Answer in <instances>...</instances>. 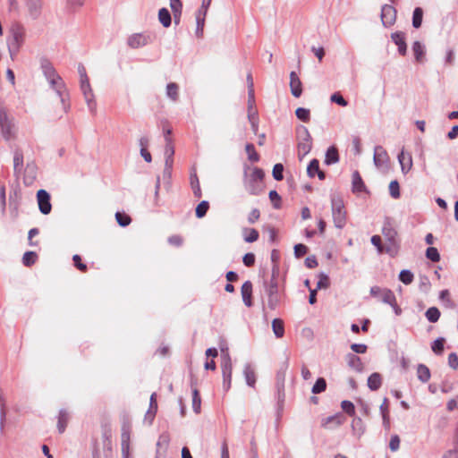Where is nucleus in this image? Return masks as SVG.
<instances>
[{
    "mask_svg": "<svg viewBox=\"0 0 458 458\" xmlns=\"http://www.w3.org/2000/svg\"><path fill=\"white\" fill-rule=\"evenodd\" d=\"M42 72L48 81L50 87L55 91L61 107L57 109L60 113L70 111L69 95L61 76L56 72L51 62L46 58L40 60Z\"/></svg>",
    "mask_w": 458,
    "mask_h": 458,
    "instance_id": "nucleus-1",
    "label": "nucleus"
},
{
    "mask_svg": "<svg viewBox=\"0 0 458 458\" xmlns=\"http://www.w3.org/2000/svg\"><path fill=\"white\" fill-rule=\"evenodd\" d=\"M26 40L25 27L15 21L12 23L8 31L6 44L12 59L16 57Z\"/></svg>",
    "mask_w": 458,
    "mask_h": 458,
    "instance_id": "nucleus-2",
    "label": "nucleus"
},
{
    "mask_svg": "<svg viewBox=\"0 0 458 458\" xmlns=\"http://www.w3.org/2000/svg\"><path fill=\"white\" fill-rule=\"evenodd\" d=\"M265 174L261 168L254 167L250 174L246 171L243 177V185L245 190L250 195H259L264 191V179Z\"/></svg>",
    "mask_w": 458,
    "mask_h": 458,
    "instance_id": "nucleus-3",
    "label": "nucleus"
},
{
    "mask_svg": "<svg viewBox=\"0 0 458 458\" xmlns=\"http://www.w3.org/2000/svg\"><path fill=\"white\" fill-rule=\"evenodd\" d=\"M330 200L335 226L342 229L345 226L347 222V213L343 198L339 194L333 193L331 194Z\"/></svg>",
    "mask_w": 458,
    "mask_h": 458,
    "instance_id": "nucleus-4",
    "label": "nucleus"
},
{
    "mask_svg": "<svg viewBox=\"0 0 458 458\" xmlns=\"http://www.w3.org/2000/svg\"><path fill=\"white\" fill-rule=\"evenodd\" d=\"M278 275V268L274 267L272 271V278L268 284H266V293L268 296L267 305L271 310L276 309L280 301L278 293V282L276 276Z\"/></svg>",
    "mask_w": 458,
    "mask_h": 458,
    "instance_id": "nucleus-5",
    "label": "nucleus"
},
{
    "mask_svg": "<svg viewBox=\"0 0 458 458\" xmlns=\"http://www.w3.org/2000/svg\"><path fill=\"white\" fill-rule=\"evenodd\" d=\"M222 352V374H223V387L225 391H228L231 387L233 365L228 348L221 347Z\"/></svg>",
    "mask_w": 458,
    "mask_h": 458,
    "instance_id": "nucleus-6",
    "label": "nucleus"
},
{
    "mask_svg": "<svg viewBox=\"0 0 458 458\" xmlns=\"http://www.w3.org/2000/svg\"><path fill=\"white\" fill-rule=\"evenodd\" d=\"M382 233L386 240L388 242L386 251L390 254H394L397 251L398 242L396 240L397 232L392 227L390 222L386 221L384 224Z\"/></svg>",
    "mask_w": 458,
    "mask_h": 458,
    "instance_id": "nucleus-7",
    "label": "nucleus"
},
{
    "mask_svg": "<svg viewBox=\"0 0 458 458\" xmlns=\"http://www.w3.org/2000/svg\"><path fill=\"white\" fill-rule=\"evenodd\" d=\"M370 294L386 304L395 305V295L390 289L372 286L370 288Z\"/></svg>",
    "mask_w": 458,
    "mask_h": 458,
    "instance_id": "nucleus-8",
    "label": "nucleus"
},
{
    "mask_svg": "<svg viewBox=\"0 0 458 458\" xmlns=\"http://www.w3.org/2000/svg\"><path fill=\"white\" fill-rule=\"evenodd\" d=\"M373 161L377 168L386 167L389 162V157L386 150L382 146L374 148Z\"/></svg>",
    "mask_w": 458,
    "mask_h": 458,
    "instance_id": "nucleus-9",
    "label": "nucleus"
},
{
    "mask_svg": "<svg viewBox=\"0 0 458 458\" xmlns=\"http://www.w3.org/2000/svg\"><path fill=\"white\" fill-rule=\"evenodd\" d=\"M38 208L42 214L50 213L52 206L50 203V195L45 190H39L37 193Z\"/></svg>",
    "mask_w": 458,
    "mask_h": 458,
    "instance_id": "nucleus-10",
    "label": "nucleus"
},
{
    "mask_svg": "<svg viewBox=\"0 0 458 458\" xmlns=\"http://www.w3.org/2000/svg\"><path fill=\"white\" fill-rule=\"evenodd\" d=\"M25 6L31 19L37 20L39 18L43 6L42 0H25Z\"/></svg>",
    "mask_w": 458,
    "mask_h": 458,
    "instance_id": "nucleus-11",
    "label": "nucleus"
},
{
    "mask_svg": "<svg viewBox=\"0 0 458 458\" xmlns=\"http://www.w3.org/2000/svg\"><path fill=\"white\" fill-rule=\"evenodd\" d=\"M2 133L6 140L11 139L15 133V126L10 116H0Z\"/></svg>",
    "mask_w": 458,
    "mask_h": 458,
    "instance_id": "nucleus-12",
    "label": "nucleus"
},
{
    "mask_svg": "<svg viewBox=\"0 0 458 458\" xmlns=\"http://www.w3.org/2000/svg\"><path fill=\"white\" fill-rule=\"evenodd\" d=\"M121 446L123 458L129 457L130 451V425L123 423L121 434Z\"/></svg>",
    "mask_w": 458,
    "mask_h": 458,
    "instance_id": "nucleus-13",
    "label": "nucleus"
},
{
    "mask_svg": "<svg viewBox=\"0 0 458 458\" xmlns=\"http://www.w3.org/2000/svg\"><path fill=\"white\" fill-rule=\"evenodd\" d=\"M396 18L395 9L388 4H386L382 8L381 19L385 26H391Z\"/></svg>",
    "mask_w": 458,
    "mask_h": 458,
    "instance_id": "nucleus-14",
    "label": "nucleus"
},
{
    "mask_svg": "<svg viewBox=\"0 0 458 458\" xmlns=\"http://www.w3.org/2000/svg\"><path fill=\"white\" fill-rule=\"evenodd\" d=\"M397 158L403 174H406L412 167L411 155L409 152H405L404 149H402Z\"/></svg>",
    "mask_w": 458,
    "mask_h": 458,
    "instance_id": "nucleus-15",
    "label": "nucleus"
},
{
    "mask_svg": "<svg viewBox=\"0 0 458 458\" xmlns=\"http://www.w3.org/2000/svg\"><path fill=\"white\" fill-rule=\"evenodd\" d=\"M352 191L355 194H360L361 192H367V188H366V186L363 182V180L358 171H354L352 173Z\"/></svg>",
    "mask_w": 458,
    "mask_h": 458,
    "instance_id": "nucleus-16",
    "label": "nucleus"
},
{
    "mask_svg": "<svg viewBox=\"0 0 458 458\" xmlns=\"http://www.w3.org/2000/svg\"><path fill=\"white\" fill-rule=\"evenodd\" d=\"M290 87L294 97L299 98L301 95V81L295 72L290 73Z\"/></svg>",
    "mask_w": 458,
    "mask_h": 458,
    "instance_id": "nucleus-17",
    "label": "nucleus"
},
{
    "mask_svg": "<svg viewBox=\"0 0 458 458\" xmlns=\"http://www.w3.org/2000/svg\"><path fill=\"white\" fill-rule=\"evenodd\" d=\"M344 421V417L341 413H337L333 416L327 417L322 420V426L327 428H332L333 427H338Z\"/></svg>",
    "mask_w": 458,
    "mask_h": 458,
    "instance_id": "nucleus-18",
    "label": "nucleus"
},
{
    "mask_svg": "<svg viewBox=\"0 0 458 458\" xmlns=\"http://www.w3.org/2000/svg\"><path fill=\"white\" fill-rule=\"evenodd\" d=\"M241 292H242V301H243L244 304L247 307H251L252 306V301H251L252 284H251V282L246 281L242 285Z\"/></svg>",
    "mask_w": 458,
    "mask_h": 458,
    "instance_id": "nucleus-19",
    "label": "nucleus"
},
{
    "mask_svg": "<svg viewBox=\"0 0 458 458\" xmlns=\"http://www.w3.org/2000/svg\"><path fill=\"white\" fill-rule=\"evenodd\" d=\"M248 80L250 81L248 92V114H256L258 110L255 106L254 89L250 74L248 75Z\"/></svg>",
    "mask_w": 458,
    "mask_h": 458,
    "instance_id": "nucleus-20",
    "label": "nucleus"
},
{
    "mask_svg": "<svg viewBox=\"0 0 458 458\" xmlns=\"http://www.w3.org/2000/svg\"><path fill=\"white\" fill-rule=\"evenodd\" d=\"M392 40L398 46V51L402 55L406 54L405 36L403 32H394L391 36Z\"/></svg>",
    "mask_w": 458,
    "mask_h": 458,
    "instance_id": "nucleus-21",
    "label": "nucleus"
},
{
    "mask_svg": "<svg viewBox=\"0 0 458 458\" xmlns=\"http://www.w3.org/2000/svg\"><path fill=\"white\" fill-rule=\"evenodd\" d=\"M148 38L143 34H134L130 37L128 44L132 48H138L147 45Z\"/></svg>",
    "mask_w": 458,
    "mask_h": 458,
    "instance_id": "nucleus-22",
    "label": "nucleus"
},
{
    "mask_svg": "<svg viewBox=\"0 0 458 458\" xmlns=\"http://www.w3.org/2000/svg\"><path fill=\"white\" fill-rule=\"evenodd\" d=\"M156 397H157L156 393H153L151 394L150 400H149V409L146 412V415H145V420H148V424L152 423V421H153V420L155 418L157 410V403Z\"/></svg>",
    "mask_w": 458,
    "mask_h": 458,
    "instance_id": "nucleus-23",
    "label": "nucleus"
},
{
    "mask_svg": "<svg viewBox=\"0 0 458 458\" xmlns=\"http://www.w3.org/2000/svg\"><path fill=\"white\" fill-rule=\"evenodd\" d=\"M243 375L247 385L253 387L256 383V373L250 364L247 363L244 366Z\"/></svg>",
    "mask_w": 458,
    "mask_h": 458,
    "instance_id": "nucleus-24",
    "label": "nucleus"
},
{
    "mask_svg": "<svg viewBox=\"0 0 458 458\" xmlns=\"http://www.w3.org/2000/svg\"><path fill=\"white\" fill-rule=\"evenodd\" d=\"M346 358H347V363L352 369H353L354 370H356L358 372H360L363 369V364L359 356H357L353 353H349V354H347Z\"/></svg>",
    "mask_w": 458,
    "mask_h": 458,
    "instance_id": "nucleus-25",
    "label": "nucleus"
},
{
    "mask_svg": "<svg viewBox=\"0 0 458 458\" xmlns=\"http://www.w3.org/2000/svg\"><path fill=\"white\" fill-rule=\"evenodd\" d=\"M382 384V378L379 373H372L368 378V386L372 391L377 390Z\"/></svg>",
    "mask_w": 458,
    "mask_h": 458,
    "instance_id": "nucleus-26",
    "label": "nucleus"
},
{
    "mask_svg": "<svg viewBox=\"0 0 458 458\" xmlns=\"http://www.w3.org/2000/svg\"><path fill=\"white\" fill-rule=\"evenodd\" d=\"M338 160L339 156L337 148L335 147L328 148L326 153L325 163L329 165L337 163Z\"/></svg>",
    "mask_w": 458,
    "mask_h": 458,
    "instance_id": "nucleus-27",
    "label": "nucleus"
},
{
    "mask_svg": "<svg viewBox=\"0 0 458 458\" xmlns=\"http://www.w3.org/2000/svg\"><path fill=\"white\" fill-rule=\"evenodd\" d=\"M206 16H207V14H205V13H198V12L196 13L197 27H196L195 33L198 38H201L203 36Z\"/></svg>",
    "mask_w": 458,
    "mask_h": 458,
    "instance_id": "nucleus-28",
    "label": "nucleus"
},
{
    "mask_svg": "<svg viewBox=\"0 0 458 458\" xmlns=\"http://www.w3.org/2000/svg\"><path fill=\"white\" fill-rule=\"evenodd\" d=\"M68 420H69V414H68L67 411L61 410L59 411L58 421H57V428H58V431L60 433L64 432V430L66 428V425L68 423Z\"/></svg>",
    "mask_w": 458,
    "mask_h": 458,
    "instance_id": "nucleus-29",
    "label": "nucleus"
},
{
    "mask_svg": "<svg viewBox=\"0 0 458 458\" xmlns=\"http://www.w3.org/2000/svg\"><path fill=\"white\" fill-rule=\"evenodd\" d=\"M272 329H273V332H274L275 335L277 338L283 337L284 334V327L283 320L280 319V318L273 319V321H272Z\"/></svg>",
    "mask_w": 458,
    "mask_h": 458,
    "instance_id": "nucleus-30",
    "label": "nucleus"
},
{
    "mask_svg": "<svg viewBox=\"0 0 458 458\" xmlns=\"http://www.w3.org/2000/svg\"><path fill=\"white\" fill-rule=\"evenodd\" d=\"M417 375L418 378L423 382L426 383L430 378V371L427 366L424 364H420L417 368Z\"/></svg>",
    "mask_w": 458,
    "mask_h": 458,
    "instance_id": "nucleus-31",
    "label": "nucleus"
},
{
    "mask_svg": "<svg viewBox=\"0 0 458 458\" xmlns=\"http://www.w3.org/2000/svg\"><path fill=\"white\" fill-rule=\"evenodd\" d=\"M158 20L165 28H168L171 25V15L166 8L159 10Z\"/></svg>",
    "mask_w": 458,
    "mask_h": 458,
    "instance_id": "nucleus-32",
    "label": "nucleus"
},
{
    "mask_svg": "<svg viewBox=\"0 0 458 458\" xmlns=\"http://www.w3.org/2000/svg\"><path fill=\"white\" fill-rule=\"evenodd\" d=\"M166 95L172 100L176 101L179 98V86L174 82H170L166 86Z\"/></svg>",
    "mask_w": 458,
    "mask_h": 458,
    "instance_id": "nucleus-33",
    "label": "nucleus"
},
{
    "mask_svg": "<svg viewBox=\"0 0 458 458\" xmlns=\"http://www.w3.org/2000/svg\"><path fill=\"white\" fill-rule=\"evenodd\" d=\"M38 255L35 251H26L22 257V263L26 267H30L36 263Z\"/></svg>",
    "mask_w": 458,
    "mask_h": 458,
    "instance_id": "nucleus-34",
    "label": "nucleus"
},
{
    "mask_svg": "<svg viewBox=\"0 0 458 458\" xmlns=\"http://www.w3.org/2000/svg\"><path fill=\"white\" fill-rule=\"evenodd\" d=\"M427 319L431 323H436L440 318V311L436 307L428 308L425 313Z\"/></svg>",
    "mask_w": 458,
    "mask_h": 458,
    "instance_id": "nucleus-35",
    "label": "nucleus"
},
{
    "mask_svg": "<svg viewBox=\"0 0 458 458\" xmlns=\"http://www.w3.org/2000/svg\"><path fill=\"white\" fill-rule=\"evenodd\" d=\"M423 17V10L420 7H416L412 15V26L416 29L421 26Z\"/></svg>",
    "mask_w": 458,
    "mask_h": 458,
    "instance_id": "nucleus-36",
    "label": "nucleus"
},
{
    "mask_svg": "<svg viewBox=\"0 0 458 458\" xmlns=\"http://www.w3.org/2000/svg\"><path fill=\"white\" fill-rule=\"evenodd\" d=\"M276 388L278 405L282 408L285 398L284 386H283V382L279 381V383H276Z\"/></svg>",
    "mask_w": 458,
    "mask_h": 458,
    "instance_id": "nucleus-37",
    "label": "nucleus"
},
{
    "mask_svg": "<svg viewBox=\"0 0 458 458\" xmlns=\"http://www.w3.org/2000/svg\"><path fill=\"white\" fill-rule=\"evenodd\" d=\"M115 219H116V222L118 223V225L123 227L129 225L131 222V217L123 212H116Z\"/></svg>",
    "mask_w": 458,
    "mask_h": 458,
    "instance_id": "nucleus-38",
    "label": "nucleus"
},
{
    "mask_svg": "<svg viewBox=\"0 0 458 458\" xmlns=\"http://www.w3.org/2000/svg\"><path fill=\"white\" fill-rule=\"evenodd\" d=\"M412 51L414 53L416 60L418 62H422L424 57V47L419 41L413 43Z\"/></svg>",
    "mask_w": 458,
    "mask_h": 458,
    "instance_id": "nucleus-39",
    "label": "nucleus"
},
{
    "mask_svg": "<svg viewBox=\"0 0 458 458\" xmlns=\"http://www.w3.org/2000/svg\"><path fill=\"white\" fill-rule=\"evenodd\" d=\"M245 150L248 155V158L251 162H258L259 160V156L255 150V147L251 143H248L245 146Z\"/></svg>",
    "mask_w": 458,
    "mask_h": 458,
    "instance_id": "nucleus-40",
    "label": "nucleus"
},
{
    "mask_svg": "<svg viewBox=\"0 0 458 458\" xmlns=\"http://www.w3.org/2000/svg\"><path fill=\"white\" fill-rule=\"evenodd\" d=\"M201 399L198 389L194 388L192 391V409L196 413L200 412Z\"/></svg>",
    "mask_w": 458,
    "mask_h": 458,
    "instance_id": "nucleus-41",
    "label": "nucleus"
},
{
    "mask_svg": "<svg viewBox=\"0 0 458 458\" xmlns=\"http://www.w3.org/2000/svg\"><path fill=\"white\" fill-rule=\"evenodd\" d=\"M326 388H327V382H326L325 378L319 377L317 379L316 383L312 386L311 391L313 394H320V393L324 392L326 390Z\"/></svg>",
    "mask_w": 458,
    "mask_h": 458,
    "instance_id": "nucleus-42",
    "label": "nucleus"
},
{
    "mask_svg": "<svg viewBox=\"0 0 458 458\" xmlns=\"http://www.w3.org/2000/svg\"><path fill=\"white\" fill-rule=\"evenodd\" d=\"M208 208V202L207 200H202L196 208V216L199 218L205 216Z\"/></svg>",
    "mask_w": 458,
    "mask_h": 458,
    "instance_id": "nucleus-43",
    "label": "nucleus"
},
{
    "mask_svg": "<svg viewBox=\"0 0 458 458\" xmlns=\"http://www.w3.org/2000/svg\"><path fill=\"white\" fill-rule=\"evenodd\" d=\"M319 162L318 159H312L308 167L307 173L310 177H314L318 172H319Z\"/></svg>",
    "mask_w": 458,
    "mask_h": 458,
    "instance_id": "nucleus-44",
    "label": "nucleus"
},
{
    "mask_svg": "<svg viewBox=\"0 0 458 458\" xmlns=\"http://www.w3.org/2000/svg\"><path fill=\"white\" fill-rule=\"evenodd\" d=\"M426 257L433 262H438L440 260L439 252L435 247H428L427 249Z\"/></svg>",
    "mask_w": 458,
    "mask_h": 458,
    "instance_id": "nucleus-45",
    "label": "nucleus"
},
{
    "mask_svg": "<svg viewBox=\"0 0 458 458\" xmlns=\"http://www.w3.org/2000/svg\"><path fill=\"white\" fill-rule=\"evenodd\" d=\"M272 175L275 180L282 181L284 179V165L280 163L276 164L273 167Z\"/></svg>",
    "mask_w": 458,
    "mask_h": 458,
    "instance_id": "nucleus-46",
    "label": "nucleus"
},
{
    "mask_svg": "<svg viewBox=\"0 0 458 458\" xmlns=\"http://www.w3.org/2000/svg\"><path fill=\"white\" fill-rule=\"evenodd\" d=\"M170 7L174 13V19L181 15L182 4L180 0H170Z\"/></svg>",
    "mask_w": 458,
    "mask_h": 458,
    "instance_id": "nucleus-47",
    "label": "nucleus"
},
{
    "mask_svg": "<svg viewBox=\"0 0 458 458\" xmlns=\"http://www.w3.org/2000/svg\"><path fill=\"white\" fill-rule=\"evenodd\" d=\"M399 279L404 284H410L413 280V274L407 269H403L399 274Z\"/></svg>",
    "mask_w": 458,
    "mask_h": 458,
    "instance_id": "nucleus-48",
    "label": "nucleus"
},
{
    "mask_svg": "<svg viewBox=\"0 0 458 458\" xmlns=\"http://www.w3.org/2000/svg\"><path fill=\"white\" fill-rule=\"evenodd\" d=\"M445 341V338L439 337L433 342L431 348L436 354H441L443 352Z\"/></svg>",
    "mask_w": 458,
    "mask_h": 458,
    "instance_id": "nucleus-49",
    "label": "nucleus"
},
{
    "mask_svg": "<svg viewBox=\"0 0 458 458\" xmlns=\"http://www.w3.org/2000/svg\"><path fill=\"white\" fill-rule=\"evenodd\" d=\"M23 165V156L21 152L16 151L13 157V168L15 172H21Z\"/></svg>",
    "mask_w": 458,
    "mask_h": 458,
    "instance_id": "nucleus-50",
    "label": "nucleus"
},
{
    "mask_svg": "<svg viewBox=\"0 0 458 458\" xmlns=\"http://www.w3.org/2000/svg\"><path fill=\"white\" fill-rule=\"evenodd\" d=\"M269 199L271 200L273 207L276 209L281 208V197L276 191L272 190L268 194Z\"/></svg>",
    "mask_w": 458,
    "mask_h": 458,
    "instance_id": "nucleus-51",
    "label": "nucleus"
},
{
    "mask_svg": "<svg viewBox=\"0 0 458 458\" xmlns=\"http://www.w3.org/2000/svg\"><path fill=\"white\" fill-rule=\"evenodd\" d=\"M191 183L193 190V193L196 197H201V190L199 182V179L196 174L191 176Z\"/></svg>",
    "mask_w": 458,
    "mask_h": 458,
    "instance_id": "nucleus-52",
    "label": "nucleus"
},
{
    "mask_svg": "<svg viewBox=\"0 0 458 458\" xmlns=\"http://www.w3.org/2000/svg\"><path fill=\"white\" fill-rule=\"evenodd\" d=\"M389 193L394 199H398L400 197V186L397 181L394 180L390 182Z\"/></svg>",
    "mask_w": 458,
    "mask_h": 458,
    "instance_id": "nucleus-53",
    "label": "nucleus"
},
{
    "mask_svg": "<svg viewBox=\"0 0 458 458\" xmlns=\"http://www.w3.org/2000/svg\"><path fill=\"white\" fill-rule=\"evenodd\" d=\"M164 154L165 158H173L174 155V148L170 138H166Z\"/></svg>",
    "mask_w": 458,
    "mask_h": 458,
    "instance_id": "nucleus-54",
    "label": "nucleus"
},
{
    "mask_svg": "<svg viewBox=\"0 0 458 458\" xmlns=\"http://www.w3.org/2000/svg\"><path fill=\"white\" fill-rule=\"evenodd\" d=\"M259 232L254 229L250 228L248 230V233L244 235V241L246 242H254L259 239Z\"/></svg>",
    "mask_w": 458,
    "mask_h": 458,
    "instance_id": "nucleus-55",
    "label": "nucleus"
},
{
    "mask_svg": "<svg viewBox=\"0 0 458 458\" xmlns=\"http://www.w3.org/2000/svg\"><path fill=\"white\" fill-rule=\"evenodd\" d=\"M341 407L344 412H346L350 416H353L355 413V407L353 403L350 401H343L341 403Z\"/></svg>",
    "mask_w": 458,
    "mask_h": 458,
    "instance_id": "nucleus-56",
    "label": "nucleus"
},
{
    "mask_svg": "<svg viewBox=\"0 0 458 458\" xmlns=\"http://www.w3.org/2000/svg\"><path fill=\"white\" fill-rule=\"evenodd\" d=\"M307 251L308 248L304 244L299 243L294 246V255L296 256V258H301L304 256L307 253Z\"/></svg>",
    "mask_w": 458,
    "mask_h": 458,
    "instance_id": "nucleus-57",
    "label": "nucleus"
},
{
    "mask_svg": "<svg viewBox=\"0 0 458 458\" xmlns=\"http://www.w3.org/2000/svg\"><path fill=\"white\" fill-rule=\"evenodd\" d=\"M329 286L328 276L321 274L318 282L317 283V289H327Z\"/></svg>",
    "mask_w": 458,
    "mask_h": 458,
    "instance_id": "nucleus-58",
    "label": "nucleus"
},
{
    "mask_svg": "<svg viewBox=\"0 0 458 458\" xmlns=\"http://www.w3.org/2000/svg\"><path fill=\"white\" fill-rule=\"evenodd\" d=\"M400 446V438L397 435L392 436L389 443V448L391 451L395 452L399 449Z\"/></svg>",
    "mask_w": 458,
    "mask_h": 458,
    "instance_id": "nucleus-59",
    "label": "nucleus"
},
{
    "mask_svg": "<svg viewBox=\"0 0 458 458\" xmlns=\"http://www.w3.org/2000/svg\"><path fill=\"white\" fill-rule=\"evenodd\" d=\"M74 266L82 272L86 271V264L82 263L81 256L75 254L72 257Z\"/></svg>",
    "mask_w": 458,
    "mask_h": 458,
    "instance_id": "nucleus-60",
    "label": "nucleus"
},
{
    "mask_svg": "<svg viewBox=\"0 0 458 458\" xmlns=\"http://www.w3.org/2000/svg\"><path fill=\"white\" fill-rule=\"evenodd\" d=\"M331 101L343 106H345L347 105L346 100L343 98V96L340 93H334L331 96Z\"/></svg>",
    "mask_w": 458,
    "mask_h": 458,
    "instance_id": "nucleus-61",
    "label": "nucleus"
},
{
    "mask_svg": "<svg viewBox=\"0 0 458 458\" xmlns=\"http://www.w3.org/2000/svg\"><path fill=\"white\" fill-rule=\"evenodd\" d=\"M448 364L454 369H456L458 368V356L455 352H452L449 354Z\"/></svg>",
    "mask_w": 458,
    "mask_h": 458,
    "instance_id": "nucleus-62",
    "label": "nucleus"
},
{
    "mask_svg": "<svg viewBox=\"0 0 458 458\" xmlns=\"http://www.w3.org/2000/svg\"><path fill=\"white\" fill-rule=\"evenodd\" d=\"M242 261L246 267H251L255 263V255L253 253H246L243 256Z\"/></svg>",
    "mask_w": 458,
    "mask_h": 458,
    "instance_id": "nucleus-63",
    "label": "nucleus"
},
{
    "mask_svg": "<svg viewBox=\"0 0 458 458\" xmlns=\"http://www.w3.org/2000/svg\"><path fill=\"white\" fill-rule=\"evenodd\" d=\"M259 216H260L259 210L258 208H253L248 216V222L250 224H254L257 220H259Z\"/></svg>",
    "mask_w": 458,
    "mask_h": 458,
    "instance_id": "nucleus-64",
    "label": "nucleus"
}]
</instances>
